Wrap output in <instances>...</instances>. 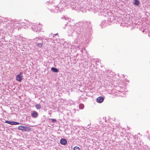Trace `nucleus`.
Returning <instances> with one entry per match:
<instances>
[{"mask_svg": "<svg viewBox=\"0 0 150 150\" xmlns=\"http://www.w3.org/2000/svg\"><path fill=\"white\" fill-rule=\"evenodd\" d=\"M104 98L102 96H100L96 98V101L99 103H101L103 102Z\"/></svg>", "mask_w": 150, "mask_h": 150, "instance_id": "nucleus-4", "label": "nucleus"}, {"mask_svg": "<svg viewBox=\"0 0 150 150\" xmlns=\"http://www.w3.org/2000/svg\"><path fill=\"white\" fill-rule=\"evenodd\" d=\"M37 45H38V46L39 47H42V46L43 45V43H37Z\"/></svg>", "mask_w": 150, "mask_h": 150, "instance_id": "nucleus-11", "label": "nucleus"}, {"mask_svg": "<svg viewBox=\"0 0 150 150\" xmlns=\"http://www.w3.org/2000/svg\"><path fill=\"white\" fill-rule=\"evenodd\" d=\"M51 120L52 122H56V120H55L54 119H51Z\"/></svg>", "mask_w": 150, "mask_h": 150, "instance_id": "nucleus-12", "label": "nucleus"}, {"mask_svg": "<svg viewBox=\"0 0 150 150\" xmlns=\"http://www.w3.org/2000/svg\"><path fill=\"white\" fill-rule=\"evenodd\" d=\"M139 4V1L138 0H134V5H138Z\"/></svg>", "mask_w": 150, "mask_h": 150, "instance_id": "nucleus-8", "label": "nucleus"}, {"mask_svg": "<svg viewBox=\"0 0 150 150\" xmlns=\"http://www.w3.org/2000/svg\"><path fill=\"white\" fill-rule=\"evenodd\" d=\"M35 107L37 109H40L41 108V105L40 104H36Z\"/></svg>", "mask_w": 150, "mask_h": 150, "instance_id": "nucleus-9", "label": "nucleus"}, {"mask_svg": "<svg viewBox=\"0 0 150 150\" xmlns=\"http://www.w3.org/2000/svg\"><path fill=\"white\" fill-rule=\"evenodd\" d=\"M51 70L53 72H57L59 71L58 70L57 68L54 67H52L51 69Z\"/></svg>", "mask_w": 150, "mask_h": 150, "instance_id": "nucleus-7", "label": "nucleus"}, {"mask_svg": "<svg viewBox=\"0 0 150 150\" xmlns=\"http://www.w3.org/2000/svg\"><path fill=\"white\" fill-rule=\"evenodd\" d=\"M5 122L11 125H17L19 124V123L18 122L14 121H10L8 120H6Z\"/></svg>", "mask_w": 150, "mask_h": 150, "instance_id": "nucleus-3", "label": "nucleus"}, {"mask_svg": "<svg viewBox=\"0 0 150 150\" xmlns=\"http://www.w3.org/2000/svg\"><path fill=\"white\" fill-rule=\"evenodd\" d=\"M38 115V113L35 111H34L31 114V115L32 117H36Z\"/></svg>", "mask_w": 150, "mask_h": 150, "instance_id": "nucleus-6", "label": "nucleus"}, {"mask_svg": "<svg viewBox=\"0 0 150 150\" xmlns=\"http://www.w3.org/2000/svg\"><path fill=\"white\" fill-rule=\"evenodd\" d=\"M67 140L64 138H62L60 140V143L63 145H65L67 144Z\"/></svg>", "mask_w": 150, "mask_h": 150, "instance_id": "nucleus-5", "label": "nucleus"}, {"mask_svg": "<svg viewBox=\"0 0 150 150\" xmlns=\"http://www.w3.org/2000/svg\"><path fill=\"white\" fill-rule=\"evenodd\" d=\"M74 150H80V148L77 146H75L74 148Z\"/></svg>", "mask_w": 150, "mask_h": 150, "instance_id": "nucleus-10", "label": "nucleus"}, {"mask_svg": "<svg viewBox=\"0 0 150 150\" xmlns=\"http://www.w3.org/2000/svg\"><path fill=\"white\" fill-rule=\"evenodd\" d=\"M18 129L21 130L29 132L31 130V129L30 127L20 125L18 127Z\"/></svg>", "mask_w": 150, "mask_h": 150, "instance_id": "nucleus-1", "label": "nucleus"}, {"mask_svg": "<svg viewBox=\"0 0 150 150\" xmlns=\"http://www.w3.org/2000/svg\"><path fill=\"white\" fill-rule=\"evenodd\" d=\"M23 73L21 72L16 76V80L20 82L23 79Z\"/></svg>", "mask_w": 150, "mask_h": 150, "instance_id": "nucleus-2", "label": "nucleus"}]
</instances>
